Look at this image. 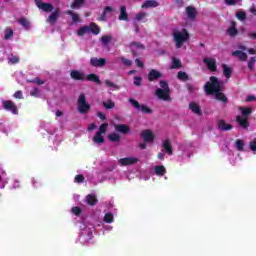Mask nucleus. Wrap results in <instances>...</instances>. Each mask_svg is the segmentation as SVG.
Wrapping results in <instances>:
<instances>
[{
    "instance_id": "1",
    "label": "nucleus",
    "mask_w": 256,
    "mask_h": 256,
    "mask_svg": "<svg viewBox=\"0 0 256 256\" xmlns=\"http://www.w3.org/2000/svg\"><path fill=\"white\" fill-rule=\"evenodd\" d=\"M204 90L206 95H216V93L221 91V81H219V78L211 76L210 81L206 82Z\"/></svg>"
},
{
    "instance_id": "2",
    "label": "nucleus",
    "mask_w": 256,
    "mask_h": 256,
    "mask_svg": "<svg viewBox=\"0 0 256 256\" xmlns=\"http://www.w3.org/2000/svg\"><path fill=\"white\" fill-rule=\"evenodd\" d=\"M173 39L176 43V49H181L186 41H189V31L182 29V31L174 30Z\"/></svg>"
},
{
    "instance_id": "3",
    "label": "nucleus",
    "mask_w": 256,
    "mask_h": 256,
    "mask_svg": "<svg viewBox=\"0 0 256 256\" xmlns=\"http://www.w3.org/2000/svg\"><path fill=\"white\" fill-rule=\"evenodd\" d=\"M89 111H91V104L87 102V97L81 93L78 97V112L81 115H86Z\"/></svg>"
},
{
    "instance_id": "4",
    "label": "nucleus",
    "mask_w": 256,
    "mask_h": 256,
    "mask_svg": "<svg viewBox=\"0 0 256 256\" xmlns=\"http://www.w3.org/2000/svg\"><path fill=\"white\" fill-rule=\"evenodd\" d=\"M130 105L134 107L137 111H140L141 113H144L145 115H151L153 113V109L149 108L145 104H140L139 101L135 100L134 98L128 99Z\"/></svg>"
},
{
    "instance_id": "5",
    "label": "nucleus",
    "mask_w": 256,
    "mask_h": 256,
    "mask_svg": "<svg viewBox=\"0 0 256 256\" xmlns=\"http://www.w3.org/2000/svg\"><path fill=\"white\" fill-rule=\"evenodd\" d=\"M2 107L5 111L12 113V115H19V108H17V104L11 100L2 101Z\"/></svg>"
},
{
    "instance_id": "6",
    "label": "nucleus",
    "mask_w": 256,
    "mask_h": 256,
    "mask_svg": "<svg viewBox=\"0 0 256 256\" xmlns=\"http://www.w3.org/2000/svg\"><path fill=\"white\" fill-rule=\"evenodd\" d=\"M156 96L162 101H171V91L169 89H156Z\"/></svg>"
},
{
    "instance_id": "7",
    "label": "nucleus",
    "mask_w": 256,
    "mask_h": 256,
    "mask_svg": "<svg viewBox=\"0 0 256 256\" xmlns=\"http://www.w3.org/2000/svg\"><path fill=\"white\" fill-rule=\"evenodd\" d=\"M36 7L44 11V13H51L55 8L51 3H43L42 0H35Z\"/></svg>"
},
{
    "instance_id": "8",
    "label": "nucleus",
    "mask_w": 256,
    "mask_h": 256,
    "mask_svg": "<svg viewBox=\"0 0 256 256\" xmlns=\"http://www.w3.org/2000/svg\"><path fill=\"white\" fill-rule=\"evenodd\" d=\"M118 163L121 165V167H127L129 165H135V163H139V159L134 157H125L119 159Z\"/></svg>"
},
{
    "instance_id": "9",
    "label": "nucleus",
    "mask_w": 256,
    "mask_h": 256,
    "mask_svg": "<svg viewBox=\"0 0 256 256\" xmlns=\"http://www.w3.org/2000/svg\"><path fill=\"white\" fill-rule=\"evenodd\" d=\"M70 77L74 81H85V79H86L85 72H83L81 70H71Z\"/></svg>"
},
{
    "instance_id": "10",
    "label": "nucleus",
    "mask_w": 256,
    "mask_h": 256,
    "mask_svg": "<svg viewBox=\"0 0 256 256\" xmlns=\"http://www.w3.org/2000/svg\"><path fill=\"white\" fill-rule=\"evenodd\" d=\"M90 65L91 67H105L107 65V59L92 57L90 59Z\"/></svg>"
},
{
    "instance_id": "11",
    "label": "nucleus",
    "mask_w": 256,
    "mask_h": 256,
    "mask_svg": "<svg viewBox=\"0 0 256 256\" xmlns=\"http://www.w3.org/2000/svg\"><path fill=\"white\" fill-rule=\"evenodd\" d=\"M141 137L144 139L145 143H153V141H155V135L149 129L143 130Z\"/></svg>"
},
{
    "instance_id": "12",
    "label": "nucleus",
    "mask_w": 256,
    "mask_h": 256,
    "mask_svg": "<svg viewBox=\"0 0 256 256\" xmlns=\"http://www.w3.org/2000/svg\"><path fill=\"white\" fill-rule=\"evenodd\" d=\"M163 77V74L156 69H151L148 73V81L150 83H153V81H157V79H161Z\"/></svg>"
},
{
    "instance_id": "13",
    "label": "nucleus",
    "mask_w": 256,
    "mask_h": 256,
    "mask_svg": "<svg viewBox=\"0 0 256 256\" xmlns=\"http://www.w3.org/2000/svg\"><path fill=\"white\" fill-rule=\"evenodd\" d=\"M203 62L207 65L209 71H217V60L215 58H204Z\"/></svg>"
},
{
    "instance_id": "14",
    "label": "nucleus",
    "mask_w": 256,
    "mask_h": 256,
    "mask_svg": "<svg viewBox=\"0 0 256 256\" xmlns=\"http://www.w3.org/2000/svg\"><path fill=\"white\" fill-rule=\"evenodd\" d=\"M236 121L242 129H249V125H251L249 118H244L243 116H237Z\"/></svg>"
},
{
    "instance_id": "15",
    "label": "nucleus",
    "mask_w": 256,
    "mask_h": 256,
    "mask_svg": "<svg viewBox=\"0 0 256 256\" xmlns=\"http://www.w3.org/2000/svg\"><path fill=\"white\" fill-rule=\"evenodd\" d=\"M227 34L230 37H237V35H239V30H237V22H231V26L227 29Z\"/></svg>"
},
{
    "instance_id": "16",
    "label": "nucleus",
    "mask_w": 256,
    "mask_h": 256,
    "mask_svg": "<svg viewBox=\"0 0 256 256\" xmlns=\"http://www.w3.org/2000/svg\"><path fill=\"white\" fill-rule=\"evenodd\" d=\"M60 13L61 10L59 8H56L54 12L48 17V23H50V25H55V23H57V19H59Z\"/></svg>"
},
{
    "instance_id": "17",
    "label": "nucleus",
    "mask_w": 256,
    "mask_h": 256,
    "mask_svg": "<svg viewBox=\"0 0 256 256\" xmlns=\"http://www.w3.org/2000/svg\"><path fill=\"white\" fill-rule=\"evenodd\" d=\"M189 109L192 111V113H195V115H203V111H201V107L196 102H190L189 103Z\"/></svg>"
},
{
    "instance_id": "18",
    "label": "nucleus",
    "mask_w": 256,
    "mask_h": 256,
    "mask_svg": "<svg viewBox=\"0 0 256 256\" xmlns=\"http://www.w3.org/2000/svg\"><path fill=\"white\" fill-rule=\"evenodd\" d=\"M119 21H129V14L127 13V7L122 5L120 7Z\"/></svg>"
},
{
    "instance_id": "19",
    "label": "nucleus",
    "mask_w": 256,
    "mask_h": 256,
    "mask_svg": "<svg viewBox=\"0 0 256 256\" xmlns=\"http://www.w3.org/2000/svg\"><path fill=\"white\" fill-rule=\"evenodd\" d=\"M162 147L164 151L167 153V155H173V145H171V140L166 139L163 142Z\"/></svg>"
},
{
    "instance_id": "20",
    "label": "nucleus",
    "mask_w": 256,
    "mask_h": 256,
    "mask_svg": "<svg viewBox=\"0 0 256 256\" xmlns=\"http://www.w3.org/2000/svg\"><path fill=\"white\" fill-rule=\"evenodd\" d=\"M154 7H159V2L155 0H146L141 6L142 9H151Z\"/></svg>"
},
{
    "instance_id": "21",
    "label": "nucleus",
    "mask_w": 256,
    "mask_h": 256,
    "mask_svg": "<svg viewBox=\"0 0 256 256\" xmlns=\"http://www.w3.org/2000/svg\"><path fill=\"white\" fill-rule=\"evenodd\" d=\"M218 129L220 131H231V129H233V125L226 124L225 120H219L218 121Z\"/></svg>"
},
{
    "instance_id": "22",
    "label": "nucleus",
    "mask_w": 256,
    "mask_h": 256,
    "mask_svg": "<svg viewBox=\"0 0 256 256\" xmlns=\"http://www.w3.org/2000/svg\"><path fill=\"white\" fill-rule=\"evenodd\" d=\"M85 81H92V83H96V85H101V79L94 73L86 75Z\"/></svg>"
},
{
    "instance_id": "23",
    "label": "nucleus",
    "mask_w": 256,
    "mask_h": 256,
    "mask_svg": "<svg viewBox=\"0 0 256 256\" xmlns=\"http://www.w3.org/2000/svg\"><path fill=\"white\" fill-rule=\"evenodd\" d=\"M115 131H117L118 133H123L125 135L129 133V131H131V128H129V126L125 124H118L115 126Z\"/></svg>"
},
{
    "instance_id": "24",
    "label": "nucleus",
    "mask_w": 256,
    "mask_h": 256,
    "mask_svg": "<svg viewBox=\"0 0 256 256\" xmlns=\"http://www.w3.org/2000/svg\"><path fill=\"white\" fill-rule=\"evenodd\" d=\"M98 201L99 200L97 199V196L93 194H88L86 196L87 205H90V207H94V205H97Z\"/></svg>"
},
{
    "instance_id": "25",
    "label": "nucleus",
    "mask_w": 256,
    "mask_h": 256,
    "mask_svg": "<svg viewBox=\"0 0 256 256\" xmlns=\"http://www.w3.org/2000/svg\"><path fill=\"white\" fill-rule=\"evenodd\" d=\"M233 57H238L239 61H247V53L241 51V50H236L232 52Z\"/></svg>"
},
{
    "instance_id": "26",
    "label": "nucleus",
    "mask_w": 256,
    "mask_h": 256,
    "mask_svg": "<svg viewBox=\"0 0 256 256\" xmlns=\"http://www.w3.org/2000/svg\"><path fill=\"white\" fill-rule=\"evenodd\" d=\"M186 13L189 19H195V17H197V9L193 6H187Z\"/></svg>"
},
{
    "instance_id": "27",
    "label": "nucleus",
    "mask_w": 256,
    "mask_h": 256,
    "mask_svg": "<svg viewBox=\"0 0 256 256\" xmlns=\"http://www.w3.org/2000/svg\"><path fill=\"white\" fill-rule=\"evenodd\" d=\"M239 111H241L242 117L248 119L249 115H251V113H253V108H251V107H240Z\"/></svg>"
},
{
    "instance_id": "28",
    "label": "nucleus",
    "mask_w": 256,
    "mask_h": 256,
    "mask_svg": "<svg viewBox=\"0 0 256 256\" xmlns=\"http://www.w3.org/2000/svg\"><path fill=\"white\" fill-rule=\"evenodd\" d=\"M113 8L111 6H106L103 13L99 17V21H107V13H112Z\"/></svg>"
},
{
    "instance_id": "29",
    "label": "nucleus",
    "mask_w": 256,
    "mask_h": 256,
    "mask_svg": "<svg viewBox=\"0 0 256 256\" xmlns=\"http://www.w3.org/2000/svg\"><path fill=\"white\" fill-rule=\"evenodd\" d=\"M222 69H223V75L227 79L231 78V73H233V70L227 64H222Z\"/></svg>"
},
{
    "instance_id": "30",
    "label": "nucleus",
    "mask_w": 256,
    "mask_h": 256,
    "mask_svg": "<svg viewBox=\"0 0 256 256\" xmlns=\"http://www.w3.org/2000/svg\"><path fill=\"white\" fill-rule=\"evenodd\" d=\"M155 173L159 177H163V175H165V173H167V170L165 169V166L158 165V166L155 167Z\"/></svg>"
},
{
    "instance_id": "31",
    "label": "nucleus",
    "mask_w": 256,
    "mask_h": 256,
    "mask_svg": "<svg viewBox=\"0 0 256 256\" xmlns=\"http://www.w3.org/2000/svg\"><path fill=\"white\" fill-rule=\"evenodd\" d=\"M90 29V32L93 33L94 35H99L101 33V29L99 28V26L97 24H95L94 22H92L90 24V26H88Z\"/></svg>"
},
{
    "instance_id": "32",
    "label": "nucleus",
    "mask_w": 256,
    "mask_h": 256,
    "mask_svg": "<svg viewBox=\"0 0 256 256\" xmlns=\"http://www.w3.org/2000/svg\"><path fill=\"white\" fill-rule=\"evenodd\" d=\"M108 139L112 143H119V141H121V136L117 133H111L108 135Z\"/></svg>"
},
{
    "instance_id": "33",
    "label": "nucleus",
    "mask_w": 256,
    "mask_h": 256,
    "mask_svg": "<svg viewBox=\"0 0 256 256\" xmlns=\"http://www.w3.org/2000/svg\"><path fill=\"white\" fill-rule=\"evenodd\" d=\"M85 4V0H74L71 4V9H79V7H83Z\"/></svg>"
},
{
    "instance_id": "34",
    "label": "nucleus",
    "mask_w": 256,
    "mask_h": 256,
    "mask_svg": "<svg viewBox=\"0 0 256 256\" xmlns=\"http://www.w3.org/2000/svg\"><path fill=\"white\" fill-rule=\"evenodd\" d=\"M177 79H179V81H188L189 75L187 74V72L179 71L177 74Z\"/></svg>"
},
{
    "instance_id": "35",
    "label": "nucleus",
    "mask_w": 256,
    "mask_h": 256,
    "mask_svg": "<svg viewBox=\"0 0 256 256\" xmlns=\"http://www.w3.org/2000/svg\"><path fill=\"white\" fill-rule=\"evenodd\" d=\"M90 32H91V28H89V26H82L78 29V35L80 37H83V35Z\"/></svg>"
},
{
    "instance_id": "36",
    "label": "nucleus",
    "mask_w": 256,
    "mask_h": 256,
    "mask_svg": "<svg viewBox=\"0 0 256 256\" xmlns=\"http://www.w3.org/2000/svg\"><path fill=\"white\" fill-rule=\"evenodd\" d=\"M94 143H105V138L103 137V134L96 132L94 136Z\"/></svg>"
},
{
    "instance_id": "37",
    "label": "nucleus",
    "mask_w": 256,
    "mask_h": 256,
    "mask_svg": "<svg viewBox=\"0 0 256 256\" xmlns=\"http://www.w3.org/2000/svg\"><path fill=\"white\" fill-rule=\"evenodd\" d=\"M111 39H113L111 35H105L101 37V42L104 45V47H107V45L111 43Z\"/></svg>"
},
{
    "instance_id": "38",
    "label": "nucleus",
    "mask_w": 256,
    "mask_h": 256,
    "mask_svg": "<svg viewBox=\"0 0 256 256\" xmlns=\"http://www.w3.org/2000/svg\"><path fill=\"white\" fill-rule=\"evenodd\" d=\"M215 97L218 101H222V103H227V96H225L223 92L219 91L215 94Z\"/></svg>"
},
{
    "instance_id": "39",
    "label": "nucleus",
    "mask_w": 256,
    "mask_h": 256,
    "mask_svg": "<svg viewBox=\"0 0 256 256\" xmlns=\"http://www.w3.org/2000/svg\"><path fill=\"white\" fill-rule=\"evenodd\" d=\"M236 149L237 151H245V143L243 142V140H236Z\"/></svg>"
},
{
    "instance_id": "40",
    "label": "nucleus",
    "mask_w": 256,
    "mask_h": 256,
    "mask_svg": "<svg viewBox=\"0 0 256 256\" xmlns=\"http://www.w3.org/2000/svg\"><path fill=\"white\" fill-rule=\"evenodd\" d=\"M71 212L73 213V215H76L77 217H79V215L83 213V210L81 209V207L75 206V207H72Z\"/></svg>"
},
{
    "instance_id": "41",
    "label": "nucleus",
    "mask_w": 256,
    "mask_h": 256,
    "mask_svg": "<svg viewBox=\"0 0 256 256\" xmlns=\"http://www.w3.org/2000/svg\"><path fill=\"white\" fill-rule=\"evenodd\" d=\"M145 17H147V13L146 12H138L135 15V20L136 21H143V19H145Z\"/></svg>"
},
{
    "instance_id": "42",
    "label": "nucleus",
    "mask_w": 256,
    "mask_h": 256,
    "mask_svg": "<svg viewBox=\"0 0 256 256\" xmlns=\"http://www.w3.org/2000/svg\"><path fill=\"white\" fill-rule=\"evenodd\" d=\"M236 17L239 21H245V19H247V14L244 11H239L236 13Z\"/></svg>"
},
{
    "instance_id": "43",
    "label": "nucleus",
    "mask_w": 256,
    "mask_h": 256,
    "mask_svg": "<svg viewBox=\"0 0 256 256\" xmlns=\"http://www.w3.org/2000/svg\"><path fill=\"white\" fill-rule=\"evenodd\" d=\"M28 83H33L36 85H45V81L41 80L39 77H36L32 80H28Z\"/></svg>"
},
{
    "instance_id": "44",
    "label": "nucleus",
    "mask_w": 256,
    "mask_h": 256,
    "mask_svg": "<svg viewBox=\"0 0 256 256\" xmlns=\"http://www.w3.org/2000/svg\"><path fill=\"white\" fill-rule=\"evenodd\" d=\"M255 63H256V57H251L250 60L248 61V68L250 71H253L255 69Z\"/></svg>"
},
{
    "instance_id": "45",
    "label": "nucleus",
    "mask_w": 256,
    "mask_h": 256,
    "mask_svg": "<svg viewBox=\"0 0 256 256\" xmlns=\"http://www.w3.org/2000/svg\"><path fill=\"white\" fill-rule=\"evenodd\" d=\"M106 85L108 87H111L112 89H114V91H119V89H120L119 85L111 82V80H106Z\"/></svg>"
},
{
    "instance_id": "46",
    "label": "nucleus",
    "mask_w": 256,
    "mask_h": 256,
    "mask_svg": "<svg viewBox=\"0 0 256 256\" xmlns=\"http://www.w3.org/2000/svg\"><path fill=\"white\" fill-rule=\"evenodd\" d=\"M103 107H105L106 109H113V107H115V102H113L112 100L103 102Z\"/></svg>"
},
{
    "instance_id": "47",
    "label": "nucleus",
    "mask_w": 256,
    "mask_h": 256,
    "mask_svg": "<svg viewBox=\"0 0 256 256\" xmlns=\"http://www.w3.org/2000/svg\"><path fill=\"white\" fill-rule=\"evenodd\" d=\"M19 23H20V25H22V27L25 28V29H29V27H30V25H31L25 18H20V19H19Z\"/></svg>"
},
{
    "instance_id": "48",
    "label": "nucleus",
    "mask_w": 256,
    "mask_h": 256,
    "mask_svg": "<svg viewBox=\"0 0 256 256\" xmlns=\"http://www.w3.org/2000/svg\"><path fill=\"white\" fill-rule=\"evenodd\" d=\"M11 37H13V29L7 28L5 35H4V39L7 41V40L11 39Z\"/></svg>"
},
{
    "instance_id": "49",
    "label": "nucleus",
    "mask_w": 256,
    "mask_h": 256,
    "mask_svg": "<svg viewBox=\"0 0 256 256\" xmlns=\"http://www.w3.org/2000/svg\"><path fill=\"white\" fill-rule=\"evenodd\" d=\"M171 69H181V61L178 59H173Z\"/></svg>"
},
{
    "instance_id": "50",
    "label": "nucleus",
    "mask_w": 256,
    "mask_h": 256,
    "mask_svg": "<svg viewBox=\"0 0 256 256\" xmlns=\"http://www.w3.org/2000/svg\"><path fill=\"white\" fill-rule=\"evenodd\" d=\"M107 127H109V124L107 123H103L100 127H99V131L97 133H100V134H105L107 133Z\"/></svg>"
},
{
    "instance_id": "51",
    "label": "nucleus",
    "mask_w": 256,
    "mask_h": 256,
    "mask_svg": "<svg viewBox=\"0 0 256 256\" xmlns=\"http://www.w3.org/2000/svg\"><path fill=\"white\" fill-rule=\"evenodd\" d=\"M120 61L123 63V65H125L126 67H131V65H133V61L125 58V57H121Z\"/></svg>"
},
{
    "instance_id": "52",
    "label": "nucleus",
    "mask_w": 256,
    "mask_h": 256,
    "mask_svg": "<svg viewBox=\"0 0 256 256\" xmlns=\"http://www.w3.org/2000/svg\"><path fill=\"white\" fill-rule=\"evenodd\" d=\"M142 83H143V78H141L140 76H135L134 77V85L136 87H141Z\"/></svg>"
},
{
    "instance_id": "53",
    "label": "nucleus",
    "mask_w": 256,
    "mask_h": 256,
    "mask_svg": "<svg viewBox=\"0 0 256 256\" xmlns=\"http://www.w3.org/2000/svg\"><path fill=\"white\" fill-rule=\"evenodd\" d=\"M105 223H113V214L107 213L104 216Z\"/></svg>"
},
{
    "instance_id": "54",
    "label": "nucleus",
    "mask_w": 256,
    "mask_h": 256,
    "mask_svg": "<svg viewBox=\"0 0 256 256\" xmlns=\"http://www.w3.org/2000/svg\"><path fill=\"white\" fill-rule=\"evenodd\" d=\"M186 89L189 91V93H194V91H197V88L195 87V85L191 83L186 84Z\"/></svg>"
},
{
    "instance_id": "55",
    "label": "nucleus",
    "mask_w": 256,
    "mask_h": 256,
    "mask_svg": "<svg viewBox=\"0 0 256 256\" xmlns=\"http://www.w3.org/2000/svg\"><path fill=\"white\" fill-rule=\"evenodd\" d=\"M83 181H85V176H83V174H78L75 176L76 183H83Z\"/></svg>"
},
{
    "instance_id": "56",
    "label": "nucleus",
    "mask_w": 256,
    "mask_h": 256,
    "mask_svg": "<svg viewBox=\"0 0 256 256\" xmlns=\"http://www.w3.org/2000/svg\"><path fill=\"white\" fill-rule=\"evenodd\" d=\"M159 83H160L161 89H169V83H167V81L160 80Z\"/></svg>"
},
{
    "instance_id": "57",
    "label": "nucleus",
    "mask_w": 256,
    "mask_h": 256,
    "mask_svg": "<svg viewBox=\"0 0 256 256\" xmlns=\"http://www.w3.org/2000/svg\"><path fill=\"white\" fill-rule=\"evenodd\" d=\"M31 97H39V88H34L31 92H30Z\"/></svg>"
},
{
    "instance_id": "58",
    "label": "nucleus",
    "mask_w": 256,
    "mask_h": 256,
    "mask_svg": "<svg viewBox=\"0 0 256 256\" xmlns=\"http://www.w3.org/2000/svg\"><path fill=\"white\" fill-rule=\"evenodd\" d=\"M250 151H256V139L249 143Z\"/></svg>"
},
{
    "instance_id": "59",
    "label": "nucleus",
    "mask_w": 256,
    "mask_h": 256,
    "mask_svg": "<svg viewBox=\"0 0 256 256\" xmlns=\"http://www.w3.org/2000/svg\"><path fill=\"white\" fill-rule=\"evenodd\" d=\"M15 99H23V92L21 90H18L14 93Z\"/></svg>"
},
{
    "instance_id": "60",
    "label": "nucleus",
    "mask_w": 256,
    "mask_h": 256,
    "mask_svg": "<svg viewBox=\"0 0 256 256\" xmlns=\"http://www.w3.org/2000/svg\"><path fill=\"white\" fill-rule=\"evenodd\" d=\"M10 63H12V65H16V63H19V57L17 56H12L10 59H9Z\"/></svg>"
},
{
    "instance_id": "61",
    "label": "nucleus",
    "mask_w": 256,
    "mask_h": 256,
    "mask_svg": "<svg viewBox=\"0 0 256 256\" xmlns=\"http://www.w3.org/2000/svg\"><path fill=\"white\" fill-rule=\"evenodd\" d=\"M135 63L137 65V67H140L141 69H143V67H145V64L139 58L135 59Z\"/></svg>"
},
{
    "instance_id": "62",
    "label": "nucleus",
    "mask_w": 256,
    "mask_h": 256,
    "mask_svg": "<svg viewBox=\"0 0 256 256\" xmlns=\"http://www.w3.org/2000/svg\"><path fill=\"white\" fill-rule=\"evenodd\" d=\"M97 117L101 119V121H107V116L103 112H97Z\"/></svg>"
},
{
    "instance_id": "63",
    "label": "nucleus",
    "mask_w": 256,
    "mask_h": 256,
    "mask_svg": "<svg viewBox=\"0 0 256 256\" xmlns=\"http://www.w3.org/2000/svg\"><path fill=\"white\" fill-rule=\"evenodd\" d=\"M237 1H241V0H225L226 5H237Z\"/></svg>"
},
{
    "instance_id": "64",
    "label": "nucleus",
    "mask_w": 256,
    "mask_h": 256,
    "mask_svg": "<svg viewBox=\"0 0 256 256\" xmlns=\"http://www.w3.org/2000/svg\"><path fill=\"white\" fill-rule=\"evenodd\" d=\"M72 21L74 23H79V14H72Z\"/></svg>"
}]
</instances>
